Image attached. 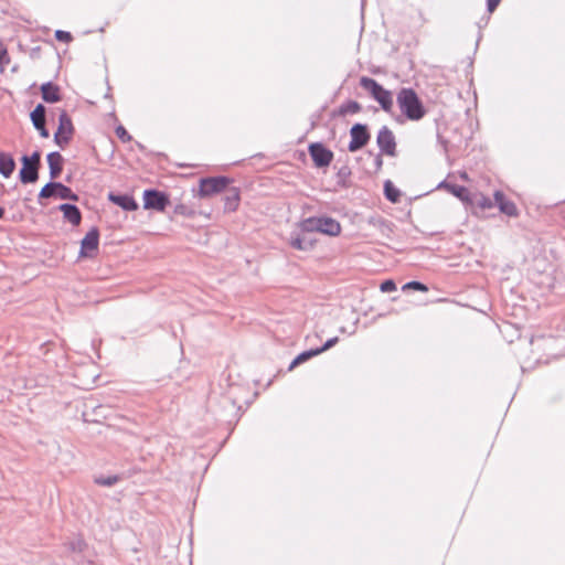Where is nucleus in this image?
I'll return each mask as SVG.
<instances>
[{
  "instance_id": "nucleus-1",
  "label": "nucleus",
  "mask_w": 565,
  "mask_h": 565,
  "mask_svg": "<svg viewBox=\"0 0 565 565\" xmlns=\"http://www.w3.org/2000/svg\"><path fill=\"white\" fill-rule=\"evenodd\" d=\"M401 111L409 120H419L425 116V108L412 88H402L396 97Z\"/></svg>"
},
{
  "instance_id": "nucleus-2",
  "label": "nucleus",
  "mask_w": 565,
  "mask_h": 565,
  "mask_svg": "<svg viewBox=\"0 0 565 565\" xmlns=\"http://www.w3.org/2000/svg\"><path fill=\"white\" fill-rule=\"evenodd\" d=\"M301 227L306 232H319L329 236H338L341 232L340 223L329 216L308 217L302 221Z\"/></svg>"
},
{
  "instance_id": "nucleus-3",
  "label": "nucleus",
  "mask_w": 565,
  "mask_h": 565,
  "mask_svg": "<svg viewBox=\"0 0 565 565\" xmlns=\"http://www.w3.org/2000/svg\"><path fill=\"white\" fill-rule=\"evenodd\" d=\"M362 88L367 90L371 96L381 105L382 109L391 113L393 108L392 93L380 85L375 79L363 76L360 79Z\"/></svg>"
},
{
  "instance_id": "nucleus-4",
  "label": "nucleus",
  "mask_w": 565,
  "mask_h": 565,
  "mask_svg": "<svg viewBox=\"0 0 565 565\" xmlns=\"http://www.w3.org/2000/svg\"><path fill=\"white\" fill-rule=\"evenodd\" d=\"M74 134V127L70 116L62 111L58 116V127L54 134L55 143L64 149L71 141Z\"/></svg>"
},
{
  "instance_id": "nucleus-5",
  "label": "nucleus",
  "mask_w": 565,
  "mask_h": 565,
  "mask_svg": "<svg viewBox=\"0 0 565 565\" xmlns=\"http://www.w3.org/2000/svg\"><path fill=\"white\" fill-rule=\"evenodd\" d=\"M57 196L62 200L76 201L77 195L66 185L60 182H49L40 191L39 196L47 199L51 196Z\"/></svg>"
},
{
  "instance_id": "nucleus-6",
  "label": "nucleus",
  "mask_w": 565,
  "mask_h": 565,
  "mask_svg": "<svg viewBox=\"0 0 565 565\" xmlns=\"http://www.w3.org/2000/svg\"><path fill=\"white\" fill-rule=\"evenodd\" d=\"M169 203V198L163 192L157 190H146L143 192V207L146 210L163 212Z\"/></svg>"
},
{
  "instance_id": "nucleus-7",
  "label": "nucleus",
  "mask_w": 565,
  "mask_h": 565,
  "mask_svg": "<svg viewBox=\"0 0 565 565\" xmlns=\"http://www.w3.org/2000/svg\"><path fill=\"white\" fill-rule=\"evenodd\" d=\"M228 185V179L225 177L206 178L200 181L199 193L201 196H210L220 193Z\"/></svg>"
},
{
  "instance_id": "nucleus-8",
  "label": "nucleus",
  "mask_w": 565,
  "mask_h": 565,
  "mask_svg": "<svg viewBox=\"0 0 565 565\" xmlns=\"http://www.w3.org/2000/svg\"><path fill=\"white\" fill-rule=\"evenodd\" d=\"M350 136L351 140L348 149L351 152H355L363 148L370 139L366 126L362 124H355L350 130Z\"/></svg>"
},
{
  "instance_id": "nucleus-9",
  "label": "nucleus",
  "mask_w": 565,
  "mask_h": 565,
  "mask_svg": "<svg viewBox=\"0 0 565 565\" xmlns=\"http://www.w3.org/2000/svg\"><path fill=\"white\" fill-rule=\"evenodd\" d=\"M376 143L381 151L387 156H395L396 152V141L395 136L392 130L383 126L376 137Z\"/></svg>"
},
{
  "instance_id": "nucleus-10",
  "label": "nucleus",
  "mask_w": 565,
  "mask_h": 565,
  "mask_svg": "<svg viewBox=\"0 0 565 565\" xmlns=\"http://www.w3.org/2000/svg\"><path fill=\"white\" fill-rule=\"evenodd\" d=\"M310 156L319 168L327 167L333 159V153L321 143H312L309 147Z\"/></svg>"
},
{
  "instance_id": "nucleus-11",
  "label": "nucleus",
  "mask_w": 565,
  "mask_h": 565,
  "mask_svg": "<svg viewBox=\"0 0 565 565\" xmlns=\"http://www.w3.org/2000/svg\"><path fill=\"white\" fill-rule=\"evenodd\" d=\"M99 233L96 228H92L82 239L81 255L88 256L98 248Z\"/></svg>"
},
{
  "instance_id": "nucleus-12",
  "label": "nucleus",
  "mask_w": 565,
  "mask_h": 565,
  "mask_svg": "<svg viewBox=\"0 0 565 565\" xmlns=\"http://www.w3.org/2000/svg\"><path fill=\"white\" fill-rule=\"evenodd\" d=\"M39 178V168L31 164L26 160V156L22 157V169L20 170V180L22 183H33Z\"/></svg>"
},
{
  "instance_id": "nucleus-13",
  "label": "nucleus",
  "mask_w": 565,
  "mask_h": 565,
  "mask_svg": "<svg viewBox=\"0 0 565 565\" xmlns=\"http://www.w3.org/2000/svg\"><path fill=\"white\" fill-rule=\"evenodd\" d=\"M497 207L501 213L510 217H515L519 214L514 202L508 200L501 191H497Z\"/></svg>"
},
{
  "instance_id": "nucleus-14",
  "label": "nucleus",
  "mask_w": 565,
  "mask_h": 565,
  "mask_svg": "<svg viewBox=\"0 0 565 565\" xmlns=\"http://www.w3.org/2000/svg\"><path fill=\"white\" fill-rule=\"evenodd\" d=\"M46 160L51 179H56L63 170V157L60 152H51L47 154Z\"/></svg>"
},
{
  "instance_id": "nucleus-15",
  "label": "nucleus",
  "mask_w": 565,
  "mask_h": 565,
  "mask_svg": "<svg viewBox=\"0 0 565 565\" xmlns=\"http://www.w3.org/2000/svg\"><path fill=\"white\" fill-rule=\"evenodd\" d=\"M41 93L46 103H57L61 99L60 88L51 82L42 84Z\"/></svg>"
},
{
  "instance_id": "nucleus-16",
  "label": "nucleus",
  "mask_w": 565,
  "mask_h": 565,
  "mask_svg": "<svg viewBox=\"0 0 565 565\" xmlns=\"http://www.w3.org/2000/svg\"><path fill=\"white\" fill-rule=\"evenodd\" d=\"M109 200L124 209L125 211H135L138 209V204L135 201V199L130 195H117V194H109Z\"/></svg>"
},
{
  "instance_id": "nucleus-17",
  "label": "nucleus",
  "mask_w": 565,
  "mask_h": 565,
  "mask_svg": "<svg viewBox=\"0 0 565 565\" xmlns=\"http://www.w3.org/2000/svg\"><path fill=\"white\" fill-rule=\"evenodd\" d=\"M60 211L63 212V216L73 225H78L82 220L81 212L76 205L64 203L60 205Z\"/></svg>"
},
{
  "instance_id": "nucleus-18",
  "label": "nucleus",
  "mask_w": 565,
  "mask_h": 565,
  "mask_svg": "<svg viewBox=\"0 0 565 565\" xmlns=\"http://www.w3.org/2000/svg\"><path fill=\"white\" fill-rule=\"evenodd\" d=\"M15 168L14 159L11 154L0 151V173L4 178H9Z\"/></svg>"
},
{
  "instance_id": "nucleus-19",
  "label": "nucleus",
  "mask_w": 565,
  "mask_h": 565,
  "mask_svg": "<svg viewBox=\"0 0 565 565\" xmlns=\"http://www.w3.org/2000/svg\"><path fill=\"white\" fill-rule=\"evenodd\" d=\"M239 202V193L236 188L227 190L225 195V210L233 212L237 209Z\"/></svg>"
},
{
  "instance_id": "nucleus-20",
  "label": "nucleus",
  "mask_w": 565,
  "mask_h": 565,
  "mask_svg": "<svg viewBox=\"0 0 565 565\" xmlns=\"http://www.w3.org/2000/svg\"><path fill=\"white\" fill-rule=\"evenodd\" d=\"M438 188H446L451 194L465 201L468 199V190L465 186L457 184H448L446 182H441Z\"/></svg>"
},
{
  "instance_id": "nucleus-21",
  "label": "nucleus",
  "mask_w": 565,
  "mask_h": 565,
  "mask_svg": "<svg viewBox=\"0 0 565 565\" xmlns=\"http://www.w3.org/2000/svg\"><path fill=\"white\" fill-rule=\"evenodd\" d=\"M34 127L45 125V107L39 104L30 115Z\"/></svg>"
},
{
  "instance_id": "nucleus-22",
  "label": "nucleus",
  "mask_w": 565,
  "mask_h": 565,
  "mask_svg": "<svg viewBox=\"0 0 565 565\" xmlns=\"http://www.w3.org/2000/svg\"><path fill=\"white\" fill-rule=\"evenodd\" d=\"M319 354V351L317 349L308 350L301 352L299 355H297L294 361L289 365V370L295 369L297 365L308 361L309 359L316 356Z\"/></svg>"
},
{
  "instance_id": "nucleus-23",
  "label": "nucleus",
  "mask_w": 565,
  "mask_h": 565,
  "mask_svg": "<svg viewBox=\"0 0 565 565\" xmlns=\"http://www.w3.org/2000/svg\"><path fill=\"white\" fill-rule=\"evenodd\" d=\"M385 196L388 201L396 203L399 200L401 192L396 189L391 181H386L384 184Z\"/></svg>"
},
{
  "instance_id": "nucleus-24",
  "label": "nucleus",
  "mask_w": 565,
  "mask_h": 565,
  "mask_svg": "<svg viewBox=\"0 0 565 565\" xmlns=\"http://www.w3.org/2000/svg\"><path fill=\"white\" fill-rule=\"evenodd\" d=\"M361 110V106L358 102L350 100L347 104H344L341 108V111L343 114H355Z\"/></svg>"
},
{
  "instance_id": "nucleus-25",
  "label": "nucleus",
  "mask_w": 565,
  "mask_h": 565,
  "mask_svg": "<svg viewBox=\"0 0 565 565\" xmlns=\"http://www.w3.org/2000/svg\"><path fill=\"white\" fill-rule=\"evenodd\" d=\"M67 546L72 552H82L85 543L79 536H75L67 543Z\"/></svg>"
},
{
  "instance_id": "nucleus-26",
  "label": "nucleus",
  "mask_w": 565,
  "mask_h": 565,
  "mask_svg": "<svg viewBox=\"0 0 565 565\" xmlns=\"http://www.w3.org/2000/svg\"><path fill=\"white\" fill-rule=\"evenodd\" d=\"M118 481V477L116 476H109V477H99L95 479V482L105 486V487H111Z\"/></svg>"
},
{
  "instance_id": "nucleus-27",
  "label": "nucleus",
  "mask_w": 565,
  "mask_h": 565,
  "mask_svg": "<svg viewBox=\"0 0 565 565\" xmlns=\"http://www.w3.org/2000/svg\"><path fill=\"white\" fill-rule=\"evenodd\" d=\"M290 245L296 248V249H299V250H306L309 248V244H307L305 242V239L300 238V237H292L291 241H290Z\"/></svg>"
},
{
  "instance_id": "nucleus-28",
  "label": "nucleus",
  "mask_w": 565,
  "mask_h": 565,
  "mask_svg": "<svg viewBox=\"0 0 565 565\" xmlns=\"http://www.w3.org/2000/svg\"><path fill=\"white\" fill-rule=\"evenodd\" d=\"M406 288L414 289V290H419V291H427L428 290V288L424 284H422L419 281H409V282H407L404 286V289H406Z\"/></svg>"
},
{
  "instance_id": "nucleus-29",
  "label": "nucleus",
  "mask_w": 565,
  "mask_h": 565,
  "mask_svg": "<svg viewBox=\"0 0 565 565\" xmlns=\"http://www.w3.org/2000/svg\"><path fill=\"white\" fill-rule=\"evenodd\" d=\"M116 135L124 142L129 141L131 139L130 135L122 126H118L116 128Z\"/></svg>"
},
{
  "instance_id": "nucleus-30",
  "label": "nucleus",
  "mask_w": 565,
  "mask_h": 565,
  "mask_svg": "<svg viewBox=\"0 0 565 565\" xmlns=\"http://www.w3.org/2000/svg\"><path fill=\"white\" fill-rule=\"evenodd\" d=\"M380 289L383 292H392L396 290V285L393 280H385L381 284Z\"/></svg>"
},
{
  "instance_id": "nucleus-31",
  "label": "nucleus",
  "mask_w": 565,
  "mask_h": 565,
  "mask_svg": "<svg viewBox=\"0 0 565 565\" xmlns=\"http://www.w3.org/2000/svg\"><path fill=\"white\" fill-rule=\"evenodd\" d=\"M55 38L56 40L61 41V42H70L72 40V35L70 32H66V31H62V30H57L55 32Z\"/></svg>"
},
{
  "instance_id": "nucleus-32",
  "label": "nucleus",
  "mask_w": 565,
  "mask_h": 565,
  "mask_svg": "<svg viewBox=\"0 0 565 565\" xmlns=\"http://www.w3.org/2000/svg\"><path fill=\"white\" fill-rule=\"evenodd\" d=\"M26 160L29 163L34 164L36 168H39L41 154L39 151H35L30 157L26 156Z\"/></svg>"
},
{
  "instance_id": "nucleus-33",
  "label": "nucleus",
  "mask_w": 565,
  "mask_h": 565,
  "mask_svg": "<svg viewBox=\"0 0 565 565\" xmlns=\"http://www.w3.org/2000/svg\"><path fill=\"white\" fill-rule=\"evenodd\" d=\"M338 342V338H331L329 339L321 348H318L319 354L327 351L328 349L332 348Z\"/></svg>"
},
{
  "instance_id": "nucleus-34",
  "label": "nucleus",
  "mask_w": 565,
  "mask_h": 565,
  "mask_svg": "<svg viewBox=\"0 0 565 565\" xmlns=\"http://www.w3.org/2000/svg\"><path fill=\"white\" fill-rule=\"evenodd\" d=\"M477 204L481 209L491 207V205H492L491 201L489 199H486V198L478 199Z\"/></svg>"
},
{
  "instance_id": "nucleus-35",
  "label": "nucleus",
  "mask_w": 565,
  "mask_h": 565,
  "mask_svg": "<svg viewBox=\"0 0 565 565\" xmlns=\"http://www.w3.org/2000/svg\"><path fill=\"white\" fill-rule=\"evenodd\" d=\"M42 138H47L50 136L49 130L45 128V125H41L39 127H34Z\"/></svg>"
},
{
  "instance_id": "nucleus-36",
  "label": "nucleus",
  "mask_w": 565,
  "mask_h": 565,
  "mask_svg": "<svg viewBox=\"0 0 565 565\" xmlns=\"http://www.w3.org/2000/svg\"><path fill=\"white\" fill-rule=\"evenodd\" d=\"M487 6H488L489 12L494 11V0H487Z\"/></svg>"
},
{
  "instance_id": "nucleus-37",
  "label": "nucleus",
  "mask_w": 565,
  "mask_h": 565,
  "mask_svg": "<svg viewBox=\"0 0 565 565\" xmlns=\"http://www.w3.org/2000/svg\"><path fill=\"white\" fill-rule=\"evenodd\" d=\"M376 164H377V167L382 166V159L380 157H377Z\"/></svg>"
},
{
  "instance_id": "nucleus-38",
  "label": "nucleus",
  "mask_w": 565,
  "mask_h": 565,
  "mask_svg": "<svg viewBox=\"0 0 565 565\" xmlns=\"http://www.w3.org/2000/svg\"><path fill=\"white\" fill-rule=\"evenodd\" d=\"M4 215V210L2 207H0V218H2Z\"/></svg>"
},
{
  "instance_id": "nucleus-39",
  "label": "nucleus",
  "mask_w": 565,
  "mask_h": 565,
  "mask_svg": "<svg viewBox=\"0 0 565 565\" xmlns=\"http://www.w3.org/2000/svg\"><path fill=\"white\" fill-rule=\"evenodd\" d=\"M500 1H501V0H495V2H497V7L499 6Z\"/></svg>"
}]
</instances>
